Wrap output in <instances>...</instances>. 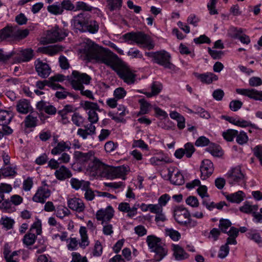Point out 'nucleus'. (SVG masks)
<instances>
[{
    "label": "nucleus",
    "instance_id": "1",
    "mask_svg": "<svg viewBox=\"0 0 262 262\" xmlns=\"http://www.w3.org/2000/svg\"><path fill=\"white\" fill-rule=\"evenodd\" d=\"M124 37L130 45L136 43L140 47L148 50L153 49L155 47V43L151 38L143 32L128 33L124 34Z\"/></svg>",
    "mask_w": 262,
    "mask_h": 262
},
{
    "label": "nucleus",
    "instance_id": "2",
    "mask_svg": "<svg viewBox=\"0 0 262 262\" xmlns=\"http://www.w3.org/2000/svg\"><path fill=\"white\" fill-rule=\"evenodd\" d=\"M93 59L99 63H103L110 67L113 70H114L121 61L116 54L109 49L100 47Z\"/></svg>",
    "mask_w": 262,
    "mask_h": 262
},
{
    "label": "nucleus",
    "instance_id": "3",
    "mask_svg": "<svg viewBox=\"0 0 262 262\" xmlns=\"http://www.w3.org/2000/svg\"><path fill=\"white\" fill-rule=\"evenodd\" d=\"M145 54L146 56L151 58L154 62L164 67L165 68L173 71L175 70V66L170 62L171 56L170 54L165 51L145 52Z\"/></svg>",
    "mask_w": 262,
    "mask_h": 262
},
{
    "label": "nucleus",
    "instance_id": "4",
    "mask_svg": "<svg viewBox=\"0 0 262 262\" xmlns=\"http://www.w3.org/2000/svg\"><path fill=\"white\" fill-rule=\"evenodd\" d=\"M146 242L150 251L155 252L154 257L156 261L161 260L166 255L167 250L161 245L160 238L150 235L147 237Z\"/></svg>",
    "mask_w": 262,
    "mask_h": 262
},
{
    "label": "nucleus",
    "instance_id": "5",
    "mask_svg": "<svg viewBox=\"0 0 262 262\" xmlns=\"http://www.w3.org/2000/svg\"><path fill=\"white\" fill-rule=\"evenodd\" d=\"M91 79L90 76L87 74L74 70L69 80L72 88L77 91L84 88V85L89 84Z\"/></svg>",
    "mask_w": 262,
    "mask_h": 262
},
{
    "label": "nucleus",
    "instance_id": "6",
    "mask_svg": "<svg viewBox=\"0 0 262 262\" xmlns=\"http://www.w3.org/2000/svg\"><path fill=\"white\" fill-rule=\"evenodd\" d=\"M114 71L117 73L121 79L128 84H132L135 82L136 75L122 61H121Z\"/></svg>",
    "mask_w": 262,
    "mask_h": 262
},
{
    "label": "nucleus",
    "instance_id": "7",
    "mask_svg": "<svg viewBox=\"0 0 262 262\" xmlns=\"http://www.w3.org/2000/svg\"><path fill=\"white\" fill-rule=\"evenodd\" d=\"M106 164L103 163L99 158L94 156L89 164L86 166V170L92 176L102 177Z\"/></svg>",
    "mask_w": 262,
    "mask_h": 262
},
{
    "label": "nucleus",
    "instance_id": "8",
    "mask_svg": "<svg viewBox=\"0 0 262 262\" xmlns=\"http://www.w3.org/2000/svg\"><path fill=\"white\" fill-rule=\"evenodd\" d=\"M128 171V167L123 165L113 167L106 165L102 177L108 179H114L125 175Z\"/></svg>",
    "mask_w": 262,
    "mask_h": 262
},
{
    "label": "nucleus",
    "instance_id": "9",
    "mask_svg": "<svg viewBox=\"0 0 262 262\" xmlns=\"http://www.w3.org/2000/svg\"><path fill=\"white\" fill-rule=\"evenodd\" d=\"M36 230V234L39 235L41 233V223L39 220L34 222L30 229V232L25 235L23 241V243L26 246L32 245L35 242L36 236L35 233L31 232L34 230Z\"/></svg>",
    "mask_w": 262,
    "mask_h": 262
},
{
    "label": "nucleus",
    "instance_id": "10",
    "mask_svg": "<svg viewBox=\"0 0 262 262\" xmlns=\"http://www.w3.org/2000/svg\"><path fill=\"white\" fill-rule=\"evenodd\" d=\"M68 35V32L65 30L59 29L55 27L47 32L46 39L47 43H54L60 41Z\"/></svg>",
    "mask_w": 262,
    "mask_h": 262
},
{
    "label": "nucleus",
    "instance_id": "11",
    "mask_svg": "<svg viewBox=\"0 0 262 262\" xmlns=\"http://www.w3.org/2000/svg\"><path fill=\"white\" fill-rule=\"evenodd\" d=\"M99 47L90 39H86L81 45L80 51L88 59L91 60L93 59Z\"/></svg>",
    "mask_w": 262,
    "mask_h": 262
},
{
    "label": "nucleus",
    "instance_id": "12",
    "mask_svg": "<svg viewBox=\"0 0 262 262\" xmlns=\"http://www.w3.org/2000/svg\"><path fill=\"white\" fill-rule=\"evenodd\" d=\"M228 183L231 185L239 184L245 182V176L240 167L232 168L227 174Z\"/></svg>",
    "mask_w": 262,
    "mask_h": 262
},
{
    "label": "nucleus",
    "instance_id": "13",
    "mask_svg": "<svg viewBox=\"0 0 262 262\" xmlns=\"http://www.w3.org/2000/svg\"><path fill=\"white\" fill-rule=\"evenodd\" d=\"M95 152L93 150H90L86 152H83L80 151H75L74 152L73 156L75 161L84 166H86L89 164L92 159L93 158Z\"/></svg>",
    "mask_w": 262,
    "mask_h": 262
},
{
    "label": "nucleus",
    "instance_id": "14",
    "mask_svg": "<svg viewBox=\"0 0 262 262\" xmlns=\"http://www.w3.org/2000/svg\"><path fill=\"white\" fill-rule=\"evenodd\" d=\"M50 195L51 191L48 188L47 185L45 184L38 188L36 193L32 198V200L35 202L43 204Z\"/></svg>",
    "mask_w": 262,
    "mask_h": 262
},
{
    "label": "nucleus",
    "instance_id": "15",
    "mask_svg": "<svg viewBox=\"0 0 262 262\" xmlns=\"http://www.w3.org/2000/svg\"><path fill=\"white\" fill-rule=\"evenodd\" d=\"M114 210L112 206H108L105 209H100L96 212V217L101 221V224L108 222L114 216Z\"/></svg>",
    "mask_w": 262,
    "mask_h": 262
},
{
    "label": "nucleus",
    "instance_id": "16",
    "mask_svg": "<svg viewBox=\"0 0 262 262\" xmlns=\"http://www.w3.org/2000/svg\"><path fill=\"white\" fill-rule=\"evenodd\" d=\"M35 68L39 76L42 78H47L51 73V68L46 62H42L39 59L34 62Z\"/></svg>",
    "mask_w": 262,
    "mask_h": 262
},
{
    "label": "nucleus",
    "instance_id": "17",
    "mask_svg": "<svg viewBox=\"0 0 262 262\" xmlns=\"http://www.w3.org/2000/svg\"><path fill=\"white\" fill-rule=\"evenodd\" d=\"M236 92L238 94L247 96L251 99L262 101V91H258L253 89H237Z\"/></svg>",
    "mask_w": 262,
    "mask_h": 262
},
{
    "label": "nucleus",
    "instance_id": "18",
    "mask_svg": "<svg viewBox=\"0 0 262 262\" xmlns=\"http://www.w3.org/2000/svg\"><path fill=\"white\" fill-rule=\"evenodd\" d=\"M190 216V214L188 211L182 207L176 208L174 211L175 220L181 225L186 223V221Z\"/></svg>",
    "mask_w": 262,
    "mask_h": 262
},
{
    "label": "nucleus",
    "instance_id": "19",
    "mask_svg": "<svg viewBox=\"0 0 262 262\" xmlns=\"http://www.w3.org/2000/svg\"><path fill=\"white\" fill-rule=\"evenodd\" d=\"M213 170V165L211 161L206 159L202 161L200 171L203 180H205L210 177L212 174Z\"/></svg>",
    "mask_w": 262,
    "mask_h": 262
},
{
    "label": "nucleus",
    "instance_id": "20",
    "mask_svg": "<svg viewBox=\"0 0 262 262\" xmlns=\"http://www.w3.org/2000/svg\"><path fill=\"white\" fill-rule=\"evenodd\" d=\"M86 18H84L83 14L80 13L75 16L71 20V25L73 29L76 31H79L83 32L84 28L85 29V23Z\"/></svg>",
    "mask_w": 262,
    "mask_h": 262
},
{
    "label": "nucleus",
    "instance_id": "21",
    "mask_svg": "<svg viewBox=\"0 0 262 262\" xmlns=\"http://www.w3.org/2000/svg\"><path fill=\"white\" fill-rule=\"evenodd\" d=\"M68 207L72 210L78 212H81L85 209L83 202L77 198H71L68 201Z\"/></svg>",
    "mask_w": 262,
    "mask_h": 262
},
{
    "label": "nucleus",
    "instance_id": "22",
    "mask_svg": "<svg viewBox=\"0 0 262 262\" xmlns=\"http://www.w3.org/2000/svg\"><path fill=\"white\" fill-rule=\"evenodd\" d=\"M194 75L202 83L207 84L211 83L214 81H216L218 79L216 75L211 72H207L203 74L194 73Z\"/></svg>",
    "mask_w": 262,
    "mask_h": 262
},
{
    "label": "nucleus",
    "instance_id": "23",
    "mask_svg": "<svg viewBox=\"0 0 262 262\" xmlns=\"http://www.w3.org/2000/svg\"><path fill=\"white\" fill-rule=\"evenodd\" d=\"M17 111L22 114H27L32 112L33 108L30 102L27 99L19 100L16 105Z\"/></svg>",
    "mask_w": 262,
    "mask_h": 262
},
{
    "label": "nucleus",
    "instance_id": "24",
    "mask_svg": "<svg viewBox=\"0 0 262 262\" xmlns=\"http://www.w3.org/2000/svg\"><path fill=\"white\" fill-rule=\"evenodd\" d=\"M38 114L36 112H32L27 116L24 120L25 126L26 128H34L37 125Z\"/></svg>",
    "mask_w": 262,
    "mask_h": 262
},
{
    "label": "nucleus",
    "instance_id": "25",
    "mask_svg": "<svg viewBox=\"0 0 262 262\" xmlns=\"http://www.w3.org/2000/svg\"><path fill=\"white\" fill-rule=\"evenodd\" d=\"M172 250L173 252V255L176 260H183L187 259L189 256L188 254L184 251L183 248L178 245L173 244Z\"/></svg>",
    "mask_w": 262,
    "mask_h": 262
},
{
    "label": "nucleus",
    "instance_id": "26",
    "mask_svg": "<svg viewBox=\"0 0 262 262\" xmlns=\"http://www.w3.org/2000/svg\"><path fill=\"white\" fill-rule=\"evenodd\" d=\"M71 143L70 141H63L57 143V145L51 150V154L53 155H59L67 150L71 148Z\"/></svg>",
    "mask_w": 262,
    "mask_h": 262
},
{
    "label": "nucleus",
    "instance_id": "27",
    "mask_svg": "<svg viewBox=\"0 0 262 262\" xmlns=\"http://www.w3.org/2000/svg\"><path fill=\"white\" fill-rule=\"evenodd\" d=\"M56 178L60 181H63L72 176L71 171L66 166L62 165L55 172Z\"/></svg>",
    "mask_w": 262,
    "mask_h": 262
},
{
    "label": "nucleus",
    "instance_id": "28",
    "mask_svg": "<svg viewBox=\"0 0 262 262\" xmlns=\"http://www.w3.org/2000/svg\"><path fill=\"white\" fill-rule=\"evenodd\" d=\"M168 175L170 181L172 184L176 185H181L184 184V177L180 171L177 170L175 172L174 171L172 172L169 171Z\"/></svg>",
    "mask_w": 262,
    "mask_h": 262
},
{
    "label": "nucleus",
    "instance_id": "29",
    "mask_svg": "<svg viewBox=\"0 0 262 262\" xmlns=\"http://www.w3.org/2000/svg\"><path fill=\"white\" fill-rule=\"evenodd\" d=\"M2 31L5 40L8 38L16 39V35L18 32V26L7 25L6 27L2 29Z\"/></svg>",
    "mask_w": 262,
    "mask_h": 262
},
{
    "label": "nucleus",
    "instance_id": "30",
    "mask_svg": "<svg viewBox=\"0 0 262 262\" xmlns=\"http://www.w3.org/2000/svg\"><path fill=\"white\" fill-rule=\"evenodd\" d=\"M85 27L84 32H89L92 34L96 33L99 28L98 22L94 19L88 18H86Z\"/></svg>",
    "mask_w": 262,
    "mask_h": 262
},
{
    "label": "nucleus",
    "instance_id": "31",
    "mask_svg": "<svg viewBox=\"0 0 262 262\" xmlns=\"http://www.w3.org/2000/svg\"><path fill=\"white\" fill-rule=\"evenodd\" d=\"M70 183L72 187L75 190H78L79 189L82 190L83 188H88V186L90 185L89 181L82 180H79L78 179L74 178L71 179Z\"/></svg>",
    "mask_w": 262,
    "mask_h": 262
},
{
    "label": "nucleus",
    "instance_id": "32",
    "mask_svg": "<svg viewBox=\"0 0 262 262\" xmlns=\"http://www.w3.org/2000/svg\"><path fill=\"white\" fill-rule=\"evenodd\" d=\"M245 194L242 191L228 194L226 196V199L231 203H239L243 201Z\"/></svg>",
    "mask_w": 262,
    "mask_h": 262
},
{
    "label": "nucleus",
    "instance_id": "33",
    "mask_svg": "<svg viewBox=\"0 0 262 262\" xmlns=\"http://www.w3.org/2000/svg\"><path fill=\"white\" fill-rule=\"evenodd\" d=\"M20 58L18 62H28L31 60L34 56V51L30 48L23 50L20 53Z\"/></svg>",
    "mask_w": 262,
    "mask_h": 262
},
{
    "label": "nucleus",
    "instance_id": "34",
    "mask_svg": "<svg viewBox=\"0 0 262 262\" xmlns=\"http://www.w3.org/2000/svg\"><path fill=\"white\" fill-rule=\"evenodd\" d=\"M12 118V115L10 112L6 111H0V125H8Z\"/></svg>",
    "mask_w": 262,
    "mask_h": 262
},
{
    "label": "nucleus",
    "instance_id": "35",
    "mask_svg": "<svg viewBox=\"0 0 262 262\" xmlns=\"http://www.w3.org/2000/svg\"><path fill=\"white\" fill-rule=\"evenodd\" d=\"M81 105L85 111H100L99 105L97 103L84 101L81 102Z\"/></svg>",
    "mask_w": 262,
    "mask_h": 262
},
{
    "label": "nucleus",
    "instance_id": "36",
    "mask_svg": "<svg viewBox=\"0 0 262 262\" xmlns=\"http://www.w3.org/2000/svg\"><path fill=\"white\" fill-rule=\"evenodd\" d=\"M17 167L8 166L1 169L2 174L5 177H14L17 174Z\"/></svg>",
    "mask_w": 262,
    "mask_h": 262
},
{
    "label": "nucleus",
    "instance_id": "37",
    "mask_svg": "<svg viewBox=\"0 0 262 262\" xmlns=\"http://www.w3.org/2000/svg\"><path fill=\"white\" fill-rule=\"evenodd\" d=\"M258 206L257 205H251L248 202L244 203L243 206L239 208V210L245 213H251L257 210Z\"/></svg>",
    "mask_w": 262,
    "mask_h": 262
},
{
    "label": "nucleus",
    "instance_id": "38",
    "mask_svg": "<svg viewBox=\"0 0 262 262\" xmlns=\"http://www.w3.org/2000/svg\"><path fill=\"white\" fill-rule=\"evenodd\" d=\"M165 231L166 235L169 236L174 241H179L181 237V234L172 228H166Z\"/></svg>",
    "mask_w": 262,
    "mask_h": 262
},
{
    "label": "nucleus",
    "instance_id": "39",
    "mask_svg": "<svg viewBox=\"0 0 262 262\" xmlns=\"http://www.w3.org/2000/svg\"><path fill=\"white\" fill-rule=\"evenodd\" d=\"M237 133L238 131L236 130L228 129L226 132L223 133V136L226 141L231 142L236 137Z\"/></svg>",
    "mask_w": 262,
    "mask_h": 262
},
{
    "label": "nucleus",
    "instance_id": "40",
    "mask_svg": "<svg viewBox=\"0 0 262 262\" xmlns=\"http://www.w3.org/2000/svg\"><path fill=\"white\" fill-rule=\"evenodd\" d=\"M48 11L54 15H59L63 13V10L60 4H55L52 5H50L47 8Z\"/></svg>",
    "mask_w": 262,
    "mask_h": 262
},
{
    "label": "nucleus",
    "instance_id": "41",
    "mask_svg": "<svg viewBox=\"0 0 262 262\" xmlns=\"http://www.w3.org/2000/svg\"><path fill=\"white\" fill-rule=\"evenodd\" d=\"M247 237L255 243L259 244L261 242L262 239L260 234L255 230H250L247 233Z\"/></svg>",
    "mask_w": 262,
    "mask_h": 262
},
{
    "label": "nucleus",
    "instance_id": "42",
    "mask_svg": "<svg viewBox=\"0 0 262 262\" xmlns=\"http://www.w3.org/2000/svg\"><path fill=\"white\" fill-rule=\"evenodd\" d=\"M208 151L213 156L219 157L222 155L223 152L219 146L212 144L208 148Z\"/></svg>",
    "mask_w": 262,
    "mask_h": 262
},
{
    "label": "nucleus",
    "instance_id": "43",
    "mask_svg": "<svg viewBox=\"0 0 262 262\" xmlns=\"http://www.w3.org/2000/svg\"><path fill=\"white\" fill-rule=\"evenodd\" d=\"M70 214V211L67 208L62 206L58 207L55 211L56 216L61 219Z\"/></svg>",
    "mask_w": 262,
    "mask_h": 262
},
{
    "label": "nucleus",
    "instance_id": "44",
    "mask_svg": "<svg viewBox=\"0 0 262 262\" xmlns=\"http://www.w3.org/2000/svg\"><path fill=\"white\" fill-rule=\"evenodd\" d=\"M236 137L237 143L240 145H243L246 143L248 140V137L247 134L244 131L238 132Z\"/></svg>",
    "mask_w": 262,
    "mask_h": 262
},
{
    "label": "nucleus",
    "instance_id": "45",
    "mask_svg": "<svg viewBox=\"0 0 262 262\" xmlns=\"http://www.w3.org/2000/svg\"><path fill=\"white\" fill-rule=\"evenodd\" d=\"M139 102L140 104L139 114L142 115L147 114L149 111L150 104L144 99H140Z\"/></svg>",
    "mask_w": 262,
    "mask_h": 262
},
{
    "label": "nucleus",
    "instance_id": "46",
    "mask_svg": "<svg viewBox=\"0 0 262 262\" xmlns=\"http://www.w3.org/2000/svg\"><path fill=\"white\" fill-rule=\"evenodd\" d=\"M0 208L3 212L6 213H11L15 210L14 208L11 206V202L9 199L5 200L1 204Z\"/></svg>",
    "mask_w": 262,
    "mask_h": 262
},
{
    "label": "nucleus",
    "instance_id": "47",
    "mask_svg": "<svg viewBox=\"0 0 262 262\" xmlns=\"http://www.w3.org/2000/svg\"><path fill=\"white\" fill-rule=\"evenodd\" d=\"M235 125L242 127L250 126L253 128L257 129H258V127L255 124H252L250 121H246L242 119L236 120Z\"/></svg>",
    "mask_w": 262,
    "mask_h": 262
},
{
    "label": "nucleus",
    "instance_id": "48",
    "mask_svg": "<svg viewBox=\"0 0 262 262\" xmlns=\"http://www.w3.org/2000/svg\"><path fill=\"white\" fill-rule=\"evenodd\" d=\"M93 8V7L88 5L83 2H77L76 4L75 11L78 10L91 11L92 10Z\"/></svg>",
    "mask_w": 262,
    "mask_h": 262
},
{
    "label": "nucleus",
    "instance_id": "49",
    "mask_svg": "<svg viewBox=\"0 0 262 262\" xmlns=\"http://www.w3.org/2000/svg\"><path fill=\"white\" fill-rule=\"evenodd\" d=\"M170 162L169 160L167 158L152 157L150 159V163L154 165H162L165 163Z\"/></svg>",
    "mask_w": 262,
    "mask_h": 262
},
{
    "label": "nucleus",
    "instance_id": "50",
    "mask_svg": "<svg viewBox=\"0 0 262 262\" xmlns=\"http://www.w3.org/2000/svg\"><path fill=\"white\" fill-rule=\"evenodd\" d=\"M103 251V247L100 242L97 241L95 242L94 247L92 252V255L95 257H98L101 255Z\"/></svg>",
    "mask_w": 262,
    "mask_h": 262
},
{
    "label": "nucleus",
    "instance_id": "51",
    "mask_svg": "<svg viewBox=\"0 0 262 262\" xmlns=\"http://www.w3.org/2000/svg\"><path fill=\"white\" fill-rule=\"evenodd\" d=\"M1 223L7 229H10L12 228L14 221L9 217H3L1 220Z\"/></svg>",
    "mask_w": 262,
    "mask_h": 262
},
{
    "label": "nucleus",
    "instance_id": "52",
    "mask_svg": "<svg viewBox=\"0 0 262 262\" xmlns=\"http://www.w3.org/2000/svg\"><path fill=\"white\" fill-rule=\"evenodd\" d=\"M126 95V92L124 88L119 87L114 91V96L116 99L119 100L123 98Z\"/></svg>",
    "mask_w": 262,
    "mask_h": 262
},
{
    "label": "nucleus",
    "instance_id": "53",
    "mask_svg": "<svg viewBox=\"0 0 262 262\" xmlns=\"http://www.w3.org/2000/svg\"><path fill=\"white\" fill-rule=\"evenodd\" d=\"M82 190L85 191L84 198L87 201H92L95 198L96 195V191H93L90 187V186H88L86 188H83Z\"/></svg>",
    "mask_w": 262,
    "mask_h": 262
},
{
    "label": "nucleus",
    "instance_id": "54",
    "mask_svg": "<svg viewBox=\"0 0 262 262\" xmlns=\"http://www.w3.org/2000/svg\"><path fill=\"white\" fill-rule=\"evenodd\" d=\"M61 7L62 8L63 11L64 9L68 11H74L75 7L72 2L70 0H63L60 4Z\"/></svg>",
    "mask_w": 262,
    "mask_h": 262
},
{
    "label": "nucleus",
    "instance_id": "55",
    "mask_svg": "<svg viewBox=\"0 0 262 262\" xmlns=\"http://www.w3.org/2000/svg\"><path fill=\"white\" fill-rule=\"evenodd\" d=\"M231 223L227 219H221L220 221L219 227L224 233H227V229L230 227Z\"/></svg>",
    "mask_w": 262,
    "mask_h": 262
},
{
    "label": "nucleus",
    "instance_id": "56",
    "mask_svg": "<svg viewBox=\"0 0 262 262\" xmlns=\"http://www.w3.org/2000/svg\"><path fill=\"white\" fill-rule=\"evenodd\" d=\"M73 123L77 126H80L84 121L83 118L78 113H75L72 117Z\"/></svg>",
    "mask_w": 262,
    "mask_h": 262
},
{
    "label": "nucleus",
    "instance_id": "57",
    "mask_svg": "<svg viewBox=\"0 0 262 262\" xmlns=\"http://www.w3.org/2000/svg\"><path fill=\"white\" fill-rule=\"evenodd\" d=\"M147 207L150 212L158 214L163 211V208L161 204H148Z\"/></svg>",
    "mask_w": 262,
    "mask_h": 262
},
{
    "label": "nucleus",
    "instance_id": "58",
    "mask_svg": "<svg viewBox=\"0 0 262 262\" xmlns=\"http://www.w3.org/2000/svg\"><path fill=\"white\" fill-rule=\"evenodd\" d=\"M109 8L111 11H113L122 6V0H107Z\"/></svg>",
    "mask_w": 262,
    "mask_h": 262
},
{
    "label": "nucleus",
    "instance_id": "59",
    "mask_svg": "<svg viewBox=\"0 0 262 262\" xmlns=\"http://www.w3.org/2000/svg\"><path fill=\"white\" fill-rule=\"evenodd\" d=\"M72 259L71 262H88L85 256H82L79 253L73 252L72 253Z\"/></svg>",
    "mask_w": 262,
    "mask_h": 262
},
{
    "label": "nucleus",
    "instance_id": "60",
    "mask_svg": "<svg viewBox=\"0 0 262 262\" xmlns=\"http://www.w3.org/2000/svg\"><path fill=\"white\" fill-rule=\"evenodd\" d=\"M13 52H5L0 49V62H6L13 55Z\"/></svg>",
    "mask_w": 262,
    "mask_h": 262
},
{
    "label": "nucleus",
    "instance_id": "61",
    "mask_svg": "<svg viewBox=\"0 0 262 262\" xmlns=\"http://www.w3.org/2000/svg\"><path fill=\"white\" fill-rule=\"evenodd\" d=\"M186 156L189 158L195 151L193 145L190 143H187L184 145Z\"/></svg>",
    "mask_w": 262,
    "mask_h": 262
},
{
    "label": "nucleus",
    "instance_id": "62",
    "mask_svg": "<svg viewBox=\"0 0 262 262\" xmlns=\"http://www.w3.org/2000/svg\"><path fill=\"white\" fill-rule=\"evenodd\" d=\"M243 105V102L239 100H232L230 102L229 107L234 112L240 109Z\"/></svg>",
    "mask_w": 262,
    "mask_h": 262
},
{
    "label": "nucleus",
    "instance_id": "63",
    "mask_svg": "<svg viewBox=\"0 0 262 262\" xmlns=\"http://www.w3.org/2000/svg\"><path fill=\"white\" fill-rule=\"evenodd\" d=\"M186 203L187 205L192 207H197L199 205L198 199L194 196H188L186 200Z\"/></svg>",
    "mask_w": 262,
    "mask_h": 262
},
{
    "label": "nucleus",
    "instance_id": "64",
    "mask_svg": "<svg viewBox=\"0 0 262 262\" xmlns=\"http://www.w3.org/2000/svg\"><path fill=\"white\" fill-rule=\"evenodd\" d=\"M4 255L6 262H18V258L12 256L9 250H5L4 251Z\"/></svg>",
    "mask_w": 262,
    "mask_h": 262
}]
</instances>
